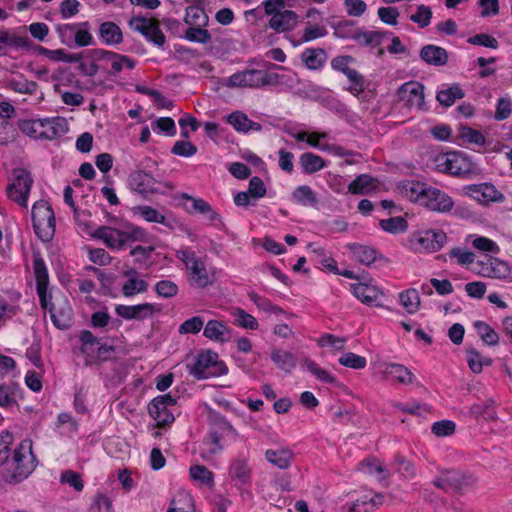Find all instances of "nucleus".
Wrapping results in <instances>:
<instances>
[{
	"mask_svg": "<svg viewBox=\"0 0 512 512\" xmlns=\"http://www.w3.org/2000/svg\"><path fill=\"white\" fill-rule=\"evenodd\" d=\"M12 441L9 431L0 434V478L6 484L16 485L32 474L38 461L31 439L22 440L14 449L10 447Z\"/></svg>",
	"mask_w": 512,
	"mask_h": 512,
	"instance_id": "f257e3e1",
	"label": "nucleus"
},
{
	"mask_svg": "<svg viewBox=\"0 0 512 512\" xmlns=\"http://www.w3.org/2000/svg\"><path fill=\"white\" fill-rule=\"evenodd\" d=\"M95 239L103 241L111 250H124L133 242H147L148 233L145 229L132 223H125L122 228L100 226L93 233Z\"/></svg>",
	"mask_w": 512,
	"mask_h": 512,
	"instance_id": "f03ea898",
	"label": "nucleus"
},
{
	"mask_svg": "<svg viewBox=\"0 0 512 512\" xmlns=\"http://www.w3.org/2000/svg\"><path fill=\"white\" fill-rule=\"evenodd\" d=\"M80 351L85 356L84 364L87 367L101 366L108 361L116 362L117 348L114 345L102 343L90 330H82L79 334Z\"/></svg>",
	"mask_w": 512,
	"mask_h": 512,
	"instance_id": "7ed1b4c3",
	"label": "nucleus"
},
{
	"mask_svg": "<svg viewBox=\"0 0 512 512\" xmlns=\"http://www.w3.org/2000/svg\"><path fill=\"white\" fill-rule=\"evenodd\" d=\"M189 375L197 380L219 377L228 373L227 365L219 360L218 353L212 350L201 351L192 364H187Z\"/></svg>",
	"mask_w": 512,
	"mask_h": 512,
	"instance_id": "20e7f679",
	"label": "nucleus"
},
{
	"mask_svg": "<svg viewBox=\"0 0 512 512\" xmlns=\"http://www.w3.org/2000/svg\"><path fill=\"white\" fill-rule=\"evenodd\" d=\"M31 217L36 236L42 242H50L56 230V219L52 206L43 200L34 203Z\"/></svg>",
	"mask_w": 512,
	"mask_h": 512,
	"instance_id": "39448f33",
	"label": "nucleus"
},
{
	"mask_svg": "<svg viewBox=\"0 0 512 512\" xmlns=\"http://www.w3.org/2000/svg\"><path fill=\"white\" fill-rule=\"evenodd\" d=\"M279 75L267 73L258 69H245L232 74L228 79L231 87L257 88L266 85H274L278 82Z\"/></svg>",
	"mask_w": 512,
	"mask_h": 512,
	"instance_id": "423d86ee",
	"label": "nucleus"
},
{
	"mask_svg": "<svg viewBox=\"0 0 512 512\" xmlns=\"http://www.w3.org/2000/svg\"><path fill=\"white\" fill-rule=\"evenodd\" d=\"M176 257L185 264L192 285L198 288H206L212 283L205 264L194 251L181 249L176 251Z\"/></svg>",
	"mask_w": 512,
	"mask_h": 512,
	"instance_id": "0eeeda50",
	"label": "nucleus"
},
{
	"mask_svg": "<svg viewBox=\"0 0 512 512\" xmlns=\"http://www.w3.org/2000/svg\"><path fill=\"white\" fill-rule=\"evenodd\" d=\"M91 57L94 61L102 62L101 68L109 75L120 73L124 67L134 69L136 61L126 55H121L112 51L96 48L91 50Z\"/></svg>",
	"mask_w": 512,
	"mask_h": 512,
	"instance_id": "6e6552de",
	"label": "nucleus"
},
{
	"mask_svg": "<svg viewBox=\"0 0 512 512\" xmlns=\"http://www.w3.org/2000/svg\"><path fill=\"white\" fill-rule=\"evenodd\" d=\"M475 479L472 475L464 474L459 470L451 469L441 472L433 481V485L445 492L462 494L466 488L472 486Z\"/></svg>",
	"mask_w": 512,
	"mask_h": 512,
	"instance_id": "1a4fd4ad",
	"label": "nucleus"
},
{
	"mask_svg": "<svg viewBox=\"0 0 512 512\" xmlns=\"http://www.w3.org/2000/svg\"><path fill=\"white\" fill-rule=\"evenodd\" d=\"M447 241V235L440 229H427L413 233L409 239L411 247L416 251L436 252Z\"/></svg>",
	"mask_w": 512,
	"mask_h": 512,
	"instance_id": "9d476101",
	"label": "nucleus"
},
{
	"mask_svg": "<svg viewBox=\"0 0 512 512\" xmlns=\"http://www.w3.org/2000/svg\"><path fill=\"white\" fill-rule=\"evenodd\" d=\"M14 180L7 187V196L22 207L27 206L28 196L33 185L31 173L23 168L14 170Z\"/></svg>",
	"mask_w": 512,
	"mask_h": 512,
	"instance_id": "9b49d317",
	"label": "nucleus"
},
{
	"mask_svg": "<svg viewBox=\"0 0 512 512\" xmlns=\"http://www.w3.org/2000/svg\"><path fill=\"white\" fill-rule=\"evenodd\" d=\"M129 26L133 30L141 33L148 41L154 43L156 46H164L166 37L161 31L157 20L135 16L129 20Z\"/></svg>",
	"mask_w": 512,
	"mask_h": 512,
	"instance_id": "f8f14e48",
	"label": "nucleus"
},
{
	"mask_svg": "<svg viewBox=\"0 0 512 512\" xmlns=\"http://www.w3.org/2000/svg\"><path fill=\"white\" fill-rule=\"evenodd\" d=\"M352 62H354V58L352 56H337L331 60V67L333 70L346 75L348 80L351 82L349 91L354 95H359L364 90L365 80L358 71L349 67Z\"/></svg>",
	"mask_w": 512,
	"mask_h": 512,
	"instance_id": "ddd939ff",
	"label": "nucleus"
},
{
	"mask_svg": "<svg viewBox=\"0 0 512 512\" xmlns=\"http://www.w3.org/2000/svg\"><path fill=\"white\" fill-rule=\"evenodd\" d=\"M424 85L418 81L403 83L397 90L398 99L408 107L424 111L427 109L424 96Z\"/></svg>",
	"mask_w": 512,
	"mask_h": 512,
	"instance_id": "4468645a",
	"label": "nucleus"
},
{
	"mask_svg": "<svg viewBox=\"0 0 512 512\" xmlns=\"http://www.w3.org/2000/svg\"><path fill=\"white\" fill-rule=\"evenodd\" d=\"M162 308L155 303H141L136 305H123L115 306V313L125 320H138L152 318L155 314H159Z\"/></svg>",
	"mask_w": 512,
	"mask_h": 512,
	"instance_id": "2eb2a0df",
	"label": "nucleus"
},
{
	"mask_svg": "<svg viewBox=\"0 0 512 512\" xmlns=\"http://www.w3.org/2000/svg\"><path fill=\"white\" fill-rule=\"evenodd\" d=\"M422 206L426 207L430 211L438 213L450 212L454 206L452 198L444 191L429 186L427 189L425 198Z\"/></svg>",
	"mask_w": 512,
	"mask_h": 512,
	"instance_id": "dca6fc26",
	"label": "nucleus"
},
{
	"mask_svg": "<svg viewBox=\"0 0 512 512\" xmlns=\"http://www.w3.org/2000/svg\"><path fill=\"white\" fill-rule=\"evenodd\" d=\"M351 292L363 304L375 307L382 306L380 298L383 296V293L376 285L370 282L351 284Z\"/></svg>",
	"mask_w": 512,
	"mask_h": 512,
	"instance_id": "f3484780",
	"label": "nucleus"
},
{
	"mask_svg": "<svg viewBox=\"0 0 512 512\" xmlns=\"http://www.w3.org/2000/svg\"><path fill=\"white\" fill-rule=\"evenodd\" d=\"M467 194L480 203L500 201L503 195L491 183L472 184L466 187Z\"/></svg>",
	"mask_w": 512,
	"mask_h": 512,
	"instance_id": "a211bd4d",
	"label": "nucleus"
},
{
	"mask_svg": "<svg viewBox=\"0 0 512 512\" xmlns=\"http://www.w3.org/2000/svg\"><path fill=\"white\" fill-rule=\"evenodd\" d=\"M291 137H293L298 143H305L306 145L325 150L327 145L323 143L327 135L326 133H319L318 131L310 130H285Z\"/></svg>",
	"mask_w": 512,
	"mask_h": 512,
	"instance_id": "6ab92c4d",
	"label": "nucleus"
},
{
	"mask_svg": "<svg viewBox=\"0 0 512 512\" xmlns=\"http://www.w3.org/2000/svg\"><path fill=\"white\" fill-rule=\"evenodd\" d=\"M347 248L353 253L354 257L363 265L370 266L378 260H384V256L372 246L358 243H350Z\"/></svg>",
	"mask_w": 512,
	"mask_h": 512,
	"instance_id": "aec40b11",
	"label": "nucleus"
},
{
	"mask_svg": "<svg viewBox=\"0 0 512 512\" xmlns=\"http://www.w3.org/2000/svg\"><path fill=\"white\" fill-rule=\"evenodd\" d=\"M129 185L132 190L145 195L154 190L155 179L143 170H136L129 175Z\"/></svg>",
	"mask_w": 512,
	"mask_h": 512,
	"instance_id": "412c9836",
	"label": "nucleus"
},
{
	"mask_svg": "<svg viewBox=\"0 0 512 512\" xmlns=\"http://www.w3.org/2000/svg\"><path fill=\"white\" fill-rule=\"evenodd\" d=\"M419 56L425 63L433 66H444L448 62L447 51L440 46L432 44L423 46Z\"/></svg>",
	"mask_w": 512,
	"mask_h": 512,
	"instance_id": "4be33fe9",
	"label": "nucleus"
},
{
	"mask_svg": "<svg viewBox=\"0 0 512 512\" xmlns=\"http://www.w3.org/2000/svg\"><path fill=\"white\" fill-rule=\"evenodd\" d=\"M23 390L17 382L0 384V407L10 408L17 404L18 398L23 397Z\"/></svg>",
	"mask_w": 512,
	"mask_h": 512,
	"instance_id": "5701e85b",
	"label": "nucleus"
},
{
	"mask_svg": "<svg viewBox=\"0 0 512 512\" xmlns=\"http://www.w3.org/2000/svg\"><path fill=\"white\" fill-rule=\"evenodd\" d=\"M297 18L298 16L294 11L282 10L271 17L269 26L277 32L290 31L295 27Z\"/></svg>",
	"mask_w": 512,
	"mask_h": 512,
	"instance_id": "b1692460",
	"label": "nucleus"
},
{
	"mask_svg": "<svg viewBox=\"0 0 512 512\" xmlns=\"http://www.w3.org/2000/svg\"><path fill=\"white\" fill-rule=\"evenodd\" d=\"M203 335L217 342H227L231 338V329L227 325L219 320H209L204 327Z\"/></svg>",
	"mask_w": 512,
	"mask_h": 512,
	"instance_id": "393cba45",
	"label": "nucleus"
},
{
	"mask_svg": "<svg viewBox=\"0 0 512 512\" xmlns=\"http://www.w3.org/2000/svg\"><path fill=\"white\" fill-rule=\"evenodd\" d=\"M328 59L323 48H306L301 53V60L309 70L321 69Z\"/></svg>",
	"mask_w": 512,
	"mask_h": 512,
	"instance_id": "a878e982",
	"label": "nucleus"
},
{
	"mask_svg": "<svg viewBox=\"0 0 512 512\" xmlns=\"http://www.w3.org/2000/svg\"><path fill=\"white\" fill-rule=\"evenodd\" d=\"M378 181L369 174H360L348 185V192L355 195H365L377 188Z\"/></svg>",
	"mask_w": 512,
	"mask_h": 512,
	"instance_id": "bb28decb",
	"label": "nucleus"
},
{
	"mask_svg": "<svg viewBox=\"0 0 512 512\" xmlns=\"http://www.w3.org/2000/svg\"><path fill=\"white\" fill-rule=\"evenodd\" d=\"M272 362L285 373H291L296 367V357L292 352L283 349H273L270 354Z\"/></svg>",
	"mask_w": 512,
	"mask_h": 512,
	"instance_id": "cd10ccee",
	"label": "nucleus"
},
{
	"mask_svg": "<svg viewBox=\"0 0 512 512\" xmlns=\"http://www.w3.org/2000/svg\"><path fill=\"white\" fill-rule=\"evenodd\" d=\"M99 38L106 45H117L123 41V34L116 23L106 21L99 27Z\"/></svg>",
	"mask_w": 512,
	"mask_h": 512,
	"instance_id": "c85d7f7f",
	"label": "nucleus"
},
{
	"mask_svg": "<svg viewBox=\"0 0 512 512\" xmlns=\"http://www.w3.org/2000/svg\"><path fill=\"white\" fill-rule=\"evenodd\" d=\"M265 458L268 462L278 467L279 469H288L294 458V453L288 448L273 450L268 449L265 452Z\"/></svg>",
	"mask_w": 512,
	"mask_h": 512,
	"instance_id": "c756f323",
	"label": "nucleus"
},
{
	"mask_svg": "<svg viewBox=\"0 0 512 512\" xmlns=\"http://www.w3.org/2000/svg\"><path fill=\"white\" fill-rule=\"evenodd\" d=\"M65 302L64 306L59 308L55 307L54 310L49 313L53 325L60 330L68 329L73 319V310L68 302Z\"/></svg>",
	"mask_w": 512,
	"mask_h": 512,
	"instance_id": "7c9ffc66",
	"label": "nucleus"
},
{
	"mask_svg": "<svg viewBox=\"0 0 512 512\" xmlns=\"http://www.w3.org/2000/svg\"><path fill=\"white\" fill-rule=\"evenodd\" d=\"M32 260L36 287L49 286L48 268L41 253L39 251H33Z\"/></svg>",
	"mask_w": 512,
	"mask_h": 512,
	"instance_id": "2f4dec72",
	"label": "nucleus"
},
{
	"mask_svg": "<svg viewBox=\"0 0 512 512\" xmlns=\"http://www.w3.org/2000/svg\"><path fill=\"white\" fill-rule=\"evenodd\" d=\"M229 475L233 480L241 484L249 483L251 479V469L247 460L244 458L235 459L230 465Z\"/></svg>",
	"mask_w": 512,
	"mask_h": 512,
	"instance_id": "473e14b6",
	"label": "nucleus"
},
{
	"mask_svg": "<svg viewBox=\"0 0 512 512\" xmlns=\"http://www.w3.org/2000/svg\"><path fill=\"white\" fill-rule=\"evenodd\" d=\"M384 373L404 385L411 384L415 378L407 367L398 363H386Z\"/></svg>",
	"mask_w": 512,
	"mask_h": 512,
	"instance_id": "72a5a7b5",
	"label": "nucleus"
},
{
	"mask_svg": "<svg viewBox=\"0 0 512 512\" xmlns=\"http://www.w3.org/2000/svg\"><path fill=\"white\" fill-rule=\"evenodd\" d=\"M429 185L423 182H407L402 185V193L412 202L422 205Z\"/></svg>",
	"mask_w": 512,
	"mask_h": 512,
	"instance_id": "f704fd0d",
	"label": "nucleus"
},
{
	"mask_svg": "<svg viewBox=\"0 0 512 512\" xmlns=\"http://www.w3.org/2000/svg\"><path fill=\"white\" fill-rule=\"evenodd\" d=\"M462 133L455 135L454 143L461 147L474 145L483 147L485 145V137L480 130H461Z\"/></svg>",
	"mask_w": 512,
	"mask_h": 512,
	"instance_id": "c9c22d12",
	"label": "nucleus"
},
{
	"mask_svg": "<svg viewBox=\"0 0 512 512\" xmlns=\"http://www.w3.org/2000/svg\"><path fill=\"white\" fill-rule=\"evenodd\" d=\"M292 199L302 206L315 207L318 204L316 193L308 185H301L295 188L292 192Z\"/></svg>",
	"mask_w": 512,
	"mask_h": 512,
	"instance_id": "e433bc0d",
	"label": "nucleus"
},
{
	"mask_svg": "<svg viewBox=\"0 0 512 512\" xmlns=\"http://www.w3.org/2000/svg\"><path fill=\"white\" fill-rule=\"evenodd\" d=\"M300 165L305 174H313L323 169L326 163L322 157L306 152L300 156Z\"/></svg>",
	"mask_w": 512,
	"mask_h": 512,
	"instance_id": "4c0bfd02",
	"label": "nucleus"
},
{
	"mask_svg": "<svg viewBox=\"0 0 512 512\" xmlns=\"http://www.w3.org/2000/svg\"><path fill=\"white\" fill-rule=\"evenodd\" d=\"M148 413L149 415L156 421L157 427H165L171 425L175 417L173 413L168 409V407L159 405V409H155L152 407V400L148 404Z\"/></svg>",
	"mask_w": 512,
	"mask_h": 512,
	"instance_id": "58836bf2",
	"label": "nucleus"
},
{
	"mask_svg": "<svg viewBox=\"0 0 512 512\" xmlns=\"http://www.w3.org/2000/svg\"><path fill=\"white\" fill-rule=\"evenodd\" d=\"M388 32L382 31H358L355 33L353 38L364 46L376 47L379 46L384 38L388 35Z\"/></svg>",
	"mask_w": 512,
	"mask_h": 512,
	"instance_id": "ea45409f",
	"label": "nucleus"
},
{
	"mask_svg": "<svg viewBox=\"0 0 512 512\" xmlns=\"http://www.w3.org/2000/svg\"><path fill=\"white\" fill-rule=\"evenodd\" d=\"M399 301L409 314H414L420 306V296L416 289L410 288L399 294Z\"/></svg>",
	"mask_w": 512,
	"mask_h": 512,
	"instance_id": "a19ab883",
	"label": "nucleus"
},
{
	"mask_svg": "<svg viewBox=\"0 0 512 512\" xmlns=\"http://www.w3.org/2000/svg\"><path fill=\"white\" fill-rule=\"evenodd\" d=\"M379 226L385 232L395 235L404 233L408 229V222L404 217L396 216L388 219H381L379 221Z\"/></svg>",
	"mask_w": 512,
	"mask_h": 512,
	"instance_id": "79ce46f5",
	"label": "nucleus"
},
{
	"mask_svg": "<svg viewBox=\"0 0 512 512\" xmlns=\"http://www.w3.org/2000/svg\"><path fill=\"white\" fill-rule=\"evenodd\" d=\"M463 97V90L458 85H453L451 87L440 90L437 93L436 99L441 105L449 107L452 106L457 99H461Z\"/></svg>",
	"mask_w": 512,
	"mask_h": 512,
	"instance_id": "37998d69",
	"label": "nucleus"
},
{
	"mask_svg": "<svg viewBox=\"0 0 512 512\" xmlns=\"http://www.w3.org/2000/svg\"><path fill=\"white\" fill-rule=\"evenodd\" d=\"M303 366L323 383L335 384L337 382V379L334 375L321 368L315 361L309 358H305L303 360Z\"/></svg>",
	"mask_w": 512,
	"mask_h": 512,
	"instance_id": "c03bdc74",
	"label": "nucleus"
},
{
	"mask_svg": "<svg viewBox=\"0 0 512 512\" xmlns=\"http://www.w3.org/2000/svg\"><path fill=\"white\" fill-rule=\"evenodd\" d=\"M303 366L323 383L335 384L337 382V379L334 375L321 368L315 361L309 358H305L303 360Z\"/></svg>",
	"mask_w": 512,
	"mask_h": 512,
	"instance_id": "a18cd8bd",
	"label": "nucleus"
},
{
	"mask_svg": "<svg viewBox=\"0 0 512 512\" xmlns=\"http://www.w3.org/2000/svg\"><path fill=\"white\" fill-rule=\"evenodd\" d=\"M0 43L16 49H25L30 45V40L27 36H19L11 34L8 30H0Z\"/></svg>",
	"mask_w": 512,
	"mask_h": 512,
	"instance_id": "49530a36",
	"label": "nucleus"
},
{
	"mask_svg": "<svg viewBox=\"0 0 512 512\" xmlns=\"http://www.w3.org/2000/svg\"><path fill=\"white\" fill-rule=\"evenodd\" d=\"M148 282L137 277L127 279L122 285L121 292L125 297H133L136 294L144 293L148 289Z\"/></svg>",
	"mask_w": 512,
	"mask_h": 512,
	"instance_id": "de8ad7c7",
	"label": "nucleus"
},
{
	"mask_svg": "<svg viewBox=\"0 0 512 512\" xmlns=\"http://www.w3.org/2000/svg\"><path fill=\"white\" fill-rule=\"evenodd\" d=\"M444 163H440L439 166L443 167V171L451 175H461L468 171V168H463L459 161L461 156L459 153H449L446 157H442Z\"/></svg>",
	"mask_w": 512,
	"mask_h": 512,
	"instance_id": "09e8293b",
	"label": "nucleus"
},
{
	"mask_svg": "<svg viewBox=\"0 0 512 512\" xmlns=\"http://www.w3.org/2000/svg\"><path fill=\"white\" fill-rule=\"evenodd\" d=\"M226 123L233 128H262L260 123L249 119L242 111H234L226 117Z\"/></svg>",
	"mask_w": 512,
	"mask_h": 512,
	"instance_id": "8fccbe9b",
	"label": "nucleus"
},
{
	"mask_svg": "<svg viewBox=\"0 0 512 512\" xmlns=\"http://www.w3.org/2000/svg\"><path fill=\"white\" fill-rule=\"evenodd\" d=\"M474 328L478 332L481 339L489 346H495L499 342L497 332L484 321H475Z\"/></svg>",
	"mask_w": 512,
	"mask_h": 512,
	"instance_id": "3c124183",
	"label": "nucleus"
},
{
	"mask_svg": "<svg viewBox=\"0 0 512 512\" xmlns=\"http://www.w3.org/2000/svg\"><path fill=\"white\" fill-rule=\"evenodd\" d=\"M234 324L240 328L257 330L259 327L257 319L244 309L236 308L233 312Z\"/></svg>",
	"mask_w": 512,
	"mask_h": 512,
	"instance_id": "603ef678",
	"label": "nucleus"
},
{
	"mask_svg": "<svg viewBox=\"0 0 512 512\" xmlns=\"http://www.w3.org/2000/svg\"><path fill=\"white\" fill-rule=\"evenodd\" d=\"M78 28L75 31L73 46L86 47L93 44V36L90 33V24L88 21L77 23Z\"/></svg>",
	"mask_w": 512,
	"mask_h": 512,
	"instance_id": "864d4df0",
	"label": "nucleus"
},
{
	"mask_svg": "<svg viewBox=\"0 0 512 512\" xmlns=\"http://www.w3.org/2000/svg\"><path fill=\"white\" fill-rule=\"evenodd\" d=\"M77 28V23L55 25V31L57 32L61 43L67 47H73V39L75 38V31Z\"/></svg>",
	"mask_w": 512,
	"mask_h": 512,
	"instance_id": "5fc2aeb1",
	"label": "nucleus"
},
{
	"mask_svg": "<svg viewBox=\"0 0 512 512\" xmlns=\"http://www.w3.org/2000/svg\"><path fill=\"white\" fill-rule=\"evenodd\" d=\"M62 123L66 124V120L56 117V118H45V119H31V120H23L18 123V128H35L45 127L46 125H50V128H61Z\"/></svg>",
	"mask_w": 512,
	"mask_h": 512,
	"instance_id": "6e6d98bb",
	"label": "nucleus"
},
{
	"mask_svg": "<svg viewBox=\"0 0 512 512\" xmlns=\"http://www.w3.org/2000/svg\"><path fill=\"white\" fill-rule=\"evenodd\" d=\"M190 477L203 485H212L214 483L213 473L203 465H194L189 470Z\"/></svg>",
	"mask_w": 512,
	"mask_h": 512,
	"instance_id": "4d7b16f0",
	"label": "nucleus"
},
{
	"mask_svg": "<svg viewBox=\"0 0 512 512\" xmlns=\"http://www.w3.org/2000/svg\"><path fill=\"white\" fill-rule=\"evenodd\" d=\"M338 362L345 367L352 368L355 370L364 369L367 365V360L365 357L357 355L353 352L344 353L339 359Z\"/></svg>",
	"mask_w": 512,
	"mask_h": 512,
	"instance_id": "13d9d810",
	"label": "nucleus"
},
{
	"mask_svg": "<svg viewBox=\"0 0 512 512\" xmlns=\"http://www.w3.org/2000/svg\"><path fill=\"white\" fill-rule=\"evenodd\" d=\"M155 293L162 298H173L178 292V285L171 280H160L154 286Z\"/></svg>",
	"mask_w": 512,
	"mask_h": 512,
	"instance_id": "bf43d9fd",
	"label": "nucleus"
},
{
	"mask_svg": "<svg viewBox=\"0 0 512 512\" xmlns=\"http://www.w3.org/2000/svg\"><path fill=\"white\" fill-rule=\"evenodd\" d=\"M60 483L68 484L77 492L82 491L84 488V482L81 474L71 469L65 470L61 473Z\"/></svg>",
	"mask_w": 512,
	"mask_h": 512,
	"instance_id": "052dcab7",
	"label": "nucleus"
},
{
	"mask_svg": "<svg viewBox=\"0 0 512 512\" xmlns=\"http://www.w3.org/2000/svg\"><path fill=\"white\" fill-rule=\"evenodd\" d=\"M221 436L218 431L211 429L208 434L203 438L202 444L206 447V452L209 456L215 455L223 449L220 444Z\"/></svg>",
	"mask_w": 512,
	"mask_h": 512,
	"instance_id": "680f3d73",
	"label": "nucleus"
},
{
	"mask_svg": "<svg viewBox=\"0 0 512 512\" xmlns=\"http://www.w3.org/2000/svg\"><path fill=\"white\" fill-rule=\"evenodd\" d=\"M184 20L189 26H203L207 22V16L201 8L190 6L186 9Z\"/></svg>",
	"mask_w": 512,
	"mask_h": 512,
	"instance_id": "e2e57ef3",
	"label": "nucleus"
},
{
	"mask_svg": "<svg viewBox=\"0 0 512 512\" xmlns=\"http://www.w3.org/2000/svg\"><path fill=\"white\" fill-rule=\"evenodd\" d=\"M197 147L187 140L176 141L171 149V153L180 157H192L197 153Z\"/></svg>",
	"mask_w": 512,
	"mask_h": 512,
	"instance_id": "0e129e2a",
	"label": "nucleus"
},
{
	"mask_svg": "<svg viewBox=\"0 0 512 512\" xmlns=\"http://www.w3.org/2000/svg\"><path fill=\"white\" fill-rule=\"evenodd\" d=\"M185 38L191 42L206 44L211 40V35L201 26H191L185 32Z\"/></svg>",
	"mask_w": 512,
	"mask_h": 512,
	"instance_id": "69168bd1",
	"label": "nucleus"
},
{
	"mask_svg": "<svg viewBox=\"0 0 512 512\" xmlns=\"http://www.w3.org/2000/svg\"><path fill=\"white\" fill-rule=\"evenodd\" d=\"M432 18V11L430 7L425 5H419L417 8V12L410 16V20L416 24L420 28H425L430 24Z\"/></svg>",
	"mask_w": 512,
	"mask_h": 512,
	"instance_id": "338daca9",
	"label": "nucleus"
},
{
	"mask_svg": "<svg viewBox=\"0 0 512 512\" xmlns=\"http://www.w3.org/2000/svg\"><path fill=\"white\" fill-rule=\"evenodd\" d=\"M204 321L200 316H194L185 320L178 329L180 334H197L201 331Z\"/></svg>",
	"mask_w": 512,
	"mask_h": 512,
	"instance_id": "774afa93",
	"label": "nucleus"
}]
</instances>
